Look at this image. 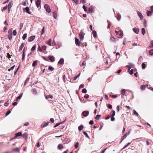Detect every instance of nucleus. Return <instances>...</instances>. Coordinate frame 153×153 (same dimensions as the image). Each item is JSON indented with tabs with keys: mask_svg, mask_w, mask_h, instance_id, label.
Masks as SVG:
<instances>
[{
	"mask_svg": "<svg viewBox=\"0 0 153 153\" xmlns=\"http://www.w3.org/2000/svg\"><path fill=\"white\" fill-rule=\"evenodd\" d=\"M85 33L82 30H81L80 32L79 33V37L81 40H82L84 38V36L85 35Z\"/></svg>",
	"mask_w": 153,
	"mask_h": 153,
	"instance_id": "nucleus-1",
	"label": "nucleus"
},
{
	"mask_svg": "<svg viewBox=\"0 0 153 153\" xmlns=\"http://www.w3.org/2000/svg\"><path fill=\"white\" fill-rule=\"evenodd\" d=\"M44 7L46 11L48 13H50L51 12V10L50 7L48 4H45L44 6Z\"/></svg>",
	"mask_w": 153,
	"mask_h": 153,
	"instance_id": "nucleus-2",
	"label": "nucleus"
},
{
	"mask_svg": "<svg viewBox=\"0 0 153 153\" xmlns=\"http://www.w3.org/2000/svg\"><path fill=\"white\" fill-rule=\"evenodd\" d=\"M123 36V32L122 30L118 31L117 34H116V37L118 38L120 37H122Z\"/></svg>",
	"mask_w": 153,
	"mask_h": 153,
	"instance_id": "nucleus-3",
	"label": "nucleus"
},
{
	"mask_svg": "<svg viewBox=\"0 0 153 153\" xmlns=\"http://www.w3.org/2000/svg\"><path fill=\"white\" fill-rule=\"evenodd\" d=\"M23 10L24 12L25 11L28 14H31V13L30 11V9L28 7H27L25 8H23Z\"/></svg>",
	"mask_w": 153,
	"mask_h": 153,
	"instance_id": "nucleus-4",
	"label": "nucleus"
},
{
	"mask_svg": "<svg viewBox=\"0 0 153 153\" xmlns=\"http://www.w3.org/2000/svg\"><path fill=\"white\" fill-rule=\"evenodd\" d=\"M22 135L21 132H19L15 134V136L13 138V139H16L17 137L21 136Z\"/></svg>",
	"mask_w": 153,
	"mask_h": 153,
	"instance_id": "nucleus-5",
	"label": "nucleus"
},
{
	"mask_svg": "<svg viewBox=\"0 0 153 153\" xmlns=\"http://www.w3.org/2000/svg\"><path fill=\"white\" fill-rule=\"evenodd\" d=\"M89 114V112L88 111H83L82 113V114L85 117H87L88 116Z\"/></svg>",
	"mask_w": 153,
	"mask_h": 153,
	"instance_id": "nucleus-6",
	"label": "nucleus"
},
{
	"mask_svg": "<svg viewBox=\"0 0 153 153\" xmlns=\"http://www.w3.org/2000/svg\"><path fill=\"white\" fill-rule=\"evenodd\" d=\"M75 43L77 46H79L80 45V42L79 39L76 37L75 38Z\"/></svg>",
	"mask_w": 153,
	"mask_h": 153,
	"instance_id": "nucleus-7",
	"label": "nucleus"
},
{
	"mask_svg": "<svg viewBox=\"0 0 153 153\" xmlns=\"http://www.w3.org/2000/svg\"><path fill=\"white\" fill-rule=\"evenodd\" d=\"M48 58L51 62H53L55 61L54 57L53 56H48Z\"/></svg>",
	"mask_w": 153,
	"mask_h": 153,
	"instance_id": "nucleus-8",
	"label": "nucleus"
},
{
	"mask_svg": "<svg viewBox=\"0 0 153 153\" xmlns=\"http://www.w3.org/2000/svg\"><path fill=\"white\" fill-rule=\"evenodd\" d=\"M41 1V0H37L36 2V6L38 7L40 5Z\"/></svg>",
	"mask_w": 153,
	"mask_h": 153,
	"instance_id": "nucleus-9",
	"label": "nucleus"
},
{
	"mask_svg": "<svg viewBox=\"0 0 153 153\" xmlns=\"http://www.w3.org/2000/svg\"><path fill=\"white\" fill-rule=\"evenodd\" d=\"M35 38V36H32L29 37L28 38V41L29 42L33 41Z\"/></svg>",
	"mask_w": 153,
	"mask_h": 153,
	"instance_id": "nucleus-10",
	"label": "nucleus"
},
{
	"mask_svg": "<svg viewBox=\"0 0 153 153\" xmlns=\"http://www.w3.org/2000/svg\"><path fill=\"white\" fill-rule=\"evenodd\" d=\"M49 124V122H44L41 125V127L44 128L47 126Z\"/></svg>",
	"mask_w": 153,
	"mask_h": 153,
	"instance_id": "nucleus-11",
	"label": "nucleus"
},
{
	"mask_svg": "<svg viewBox=\"0 0 153 153\" xmlns=\"http://www.w3.org/2000/svg\"><path fill=\"white\" fill-rule=\"evenodd\" d=\"M137 13L138 16L140 17V19L142 20L143 18V16L142 13L139 11H137Z\"/></svg>",
	"mask_w": 153,
	"mask_h": 153,
	"instance_id": "nucleus-12",
	"label": "nucleus"
},
{
	"mask_svg": "<svg viewBox=\"0 0 153 153\" xmlns=\"http://www.w3.org/2000/svg\"><path fill=\"white\" fill-rule=\"evenodd\" d=\"M25 45V43H22L21 44V45L19 49V51H21L22 50V49H23V48L24 47Z\"/></svg>",
	"mask_w": 153,
	"mask_h": 153,
	"instance_id": "nucleus-13",
	"label": "nucleus"
},
{
	"mask_svg": "<svg viewBox=\"0 0 153 153\" xmlns=\"http://www.w3.org/2000/svg\"><path fill=\"white\" fill-rule=\"evenodd\" d=\"M133 31L136 34H138L139 32V29L136 27L134 28L133 29Z\"/></svg>",
	"mask_w": 153,
	"mask_h": 153,
	"instance_id": "nucleus-14",
	"label": "nucleus"
},
{
	"mask_svg": "<svg viewBox=\"0 0 153 153\" xmlns=\"http://www.w3.org/2000/svg\"><path fill=\"white\" fill-rule=\"evenodd\" d=\"M148 86L147 85H141L140 86V88L142 90H144L146 87Z\"/></svg>",
	"mask_w": 153,
	"mask_h": 153,
	"instance_id": "nucleus-15",
	"label": "nucleus"
},
{
	"mask_svg": "<svg viewBox=\"0 0 153 153\" xmlns=\"http://www.w3.org/2000/svg\"><path fill=\"white\" fill-rule=\"evenodd\" d=\"M64 62V60L63 58H61L58 62V64L62 65L63 64Z\"/></svg>",
	"mask_w": 153,
	"mask_h": 153,
	"instance_id": "nucleus-16",
	"label": "nucleus"
},
{
	"mask_svg": "<svg viewBox=\"0 0 153 153\" xmlns=\"http://www.w3.org/2000/svg\"><path fill=\"white\" fill-rule=\"evenodd\" d=\"M111 117H114L115 114V112L114 110L112 111L110 114Z\"/></svg>",
	"mask_w": 153,
	"mask_h": 153,
	"instance_id": "nucleus-17",
	"label": "nucleus"
},
{
	"mask_svg": "<svg viewBox=\"0 0 153 153\" xmlns=\"http://www.w3.org/2000/svg\"><path fill=\"white\" fill-rule=\"evenodd\" d=\"M22 136L23 138H25L26 139H27L28 138V134L27 133H24Z\"/></svg>",
	"mask_w": 153,
	"mask_h": 153,
	"instance_id": "nucleus-18",
	"label": "nucleus"
},
{
	"mask_svg": "<svg viewBox=\"0 0 153 153\" xmlns=\"http://www.w3.org/2000/svg\"><path fill=\"white\" fill-rule=\"evenodd\" d=\"M63 146L61 144H59L58 146V148L59 149H62L63 148Z\"/></svg>",
	"mask_w": 153,
	"mask_h": 153,
	"instance_id": "nucleus-19",
	"label": "nucleus"
},
{
	"mask_svg": "<svg viewBox=\"0 0 153 153\" xmlns=\"http://www.w3.org/2000/svg\"><path fill=\"white\" fill-rule=\"evenodd\" d=\"M37 62L36 60L34 61L32 65V66L33 67H35L36 66L37 64Z\"/></svg>",
	"mask_w": 153,
	"mask_h": 153,
	"instance_id": "nucleus-20",
	"label": "nucleus"
},
{
	"mask_svg": "<svg viewBox=\"0 0 153 153\" xmlns=\"http://www.w3.org/2000/svg\"><path fill=\"white\" fill-rule=\"evenodd\" d=\"M92 33L94 38H96L97 37V34L96 31L95 30L92 31Z\"/></svg>",
	"mask_w": 153,
	"mask_h": 153,
	"instance_id": "nucleus-21",
	"label": "nucleus"
},
{
	"mask_svg": "<svg viewBox=\"0 0 153 153\" xmlns=\"http://www.w3.org/2000/svg\"><path fill=\"white\" fill-rule=\"evenodd\" d=\"M84 128V126L82 125H81L78 127V130L79 131H80L82 130Z\"/></svg>",
	"mask_w": 153,
	"mask_h": 153,
	"instance_id": "nucleus-22",
	"label": "nucleus"
},
{
	"mask_svg": "<svg viewBox=\"0 0 153 153\" xmlns=\"http://www.w3.org/2000/svg\"><path fill=\"white\" fill-rule=\"evenodd\" d=\"M93 12V8H89L88 10V12L89 13H92Z\"/></svg>",
	"mask_w": 153,
	"mask_h": 153,
	"instance_id": "nucleus-23",
	"label": "nucleus"
},
{
	"mask_svg": "<svg viewBox=\"0 0 153 153\" xmlns=\"http://www.w3.org/2000/svg\"><path fill=\"white\" fill-rule=\"evenodd\" d=\"M45 97L47 99H48L49 98L52 99L53 98V96L52 95H49L46 96Z\"/></svg>",
	"mask_w": 153,
	"mask_h": 153,
	"instance_id": "nucleus-24",
	"label": "nucleus"
},
{
	"mask_svg": "<svg viewBox=\"0 0 153 153\" xmlns=\"http://www.w3.org/2000/svg\"><path fill=\"white\" fill-rule=\"evenodd\" d=\"M22 95L23 93H21L19 95L18 97H17L16 99L17 101H18V100L20 99L22 97Z\"/></svg>",
	"mask_w": 153,
	"mask_h": 153,
	"instance_id": "nucleus-25",
	"label": "nucleus"
},
{
	"mask_svg": "<svg viewBox=\"0 0 153 153\" xmlns=\"http://www.w3.org/2000/svg\"><path fill=\"white\" fill-rule=\"evenodd\" d=\"M125 107L127 108L128 109L126 110L127 112H128L130 111L131 108L129 106L126 105Z\"/></svg>",
	"mask_w": 153,
	"mask_h": 153,
	"instance_id": "nucleus-26",
	"label": "nucleus"
},
{
	"mask_svg": "<svg viewBox=\"0 0 153 153\" xmlns=\"http://www.w3.org/2000/svg\"><path fill=\"white\" fill-rule=\"evenodd\" d=\"M152 14V12L151 11H148L147 12V15L148 16H151Z\"/></svg>",
	"mask_w": 153,
	"mask_h": 153,
	"instance_id": "nucleus-27",
	"label": "nucleus"
},
{
	"mask_svg": "<svg viewBox=\"0 0 153 153\" xmlns=\"http://www.w3.org/2000/svg\"><path fill=\"white\" fill-rule=\"evenodd\" d=\"M53 16L54 18L55 19H56V18L57 17V15L56 13V12H53Z\"/></svg>",
	"mask_w": 153,
	"mask_h": 153,
	"instance_id": "nucleus-28",
	"label": "nucleus"
},
{
	"mask_svg": "<svg viewBox=\"0 0 153 153\" xmlns=\"http://www.w3.org/2000/svg\"><path fill=\"white\" fill-rule=\"evenodd\" d=\"M126 92V90L124 89L122 90L121 91V94L122 95H125Z\"/></svg>",
	"mask_w": 153,
	"mask_h": 153,
	"instance_id": "nucleus-29",
	"label": "nucleus"
},
{
	"mask_svg": "<svg viewBox=\"0 0 153 153\" xmlns=\"http://www.w3.org/2000/svg\"><path fill=\"white\" fill-rule=\"evenodd\" d=\"M51 39H50L49 40L46 42V43L49 45V46H51Z\"/></svg>",
	"mask_w": 153,
	"mask_h": 153,
	"instance_id": "nucleus-30",
	"label": "nucleus"
},
{
	"mask_svg": "<svg viewBox=\"0 0 153 153\" xmlns=\"http://www.w3.org/2000/svg\"><path fill=\"white\" fill-rule=\"evenodd\" d=\"M54 68L51 66H49L48 67V70L51 71H52L54 70Z\"/></svg>",
	"mask_w": 153,
	"mask_h": 153,
	"instance_id": "nucleus-31",
	"label": "nucleus"
},
{
	"mask_svg": "<svg viewBox=\"0 0 153 153\" xmlns=\"http://www.w3.org/2000/svg\"><path fill=\"white\" fill-rule=\"evenodd\" d=\"M32 92L34 94H36L37 92L36 91L35 89H33L32 90Z\"/></svg>",
	"mask_w": 153,
	"mask_h": 153,
	"instance_id": "nucleus-32",
	"label": "nucleus"
},
{
	"mask_svg": "<svg viewBox=\"0 0 153 153\" xmlns=\"http://www.w3.org/2000/svg\"><path fill=\"white\" fill-rule=\"evenodd\" d=\"M29 80H30V77H28L27 78L26 80L25 81L24 85H25L26 84L27 82H29Z\"/></svg>",
	"mask_w": 153,
	"mask_h": 153,
	"instance_id": "nucleus-33",
	"label": "nucleus"
},
{
	"mask_svg": "<svg viewBox=\"0 0 153 153\" xmlns=\"http://www.w3.org/2000/svg\"><path fill=\"white\" fill-rule=\"evenodd\" d=\"M101 117V115H97L95 117V119L97 120H99L100 118Z\"/></svg>",
	"mask_w": 153,
	"mask_h": 153,
	"instance_id": "nucleus-34",
	"label": "nucleus"
},
{
	"mask_svg": "<svg viewBox=\"0 0 153 153\" xmlns=\"http://www.w3.org/2000/svg\"><path fill=\"white\" fill-rule=\"evenodd\" d=\"M27 34L26 33H25L23 34V36L22 37V38L23 39L25 40V39L27 37Z\"/></svg>",
	"mask_w": 153,
	"mask_h": 153,
	"instance_id": "nucleus-35",
	"label": "nucleus"
},
{
	"mask_svg": "<svg viewBox=\"0 0 153 153\" xmlns=\"http://www.w3.org/2000/svg\"><path fill=\"white\" fill-rule=\"evenodd\" d=\"M149 54L151 55H153V49H151L149 51Z\"/></svg>",
	"mask_w": 153,
	"mask_h": 153,
	"instance_id": "nucleus-36",
	"label": "nucleus"
},
{
	"mask_svg": "<svg viewBox=\"0 0 153 153\" xmlns=\"http://www.w3.org/2000/svg\"><path fill=\"white\" fill-rule=\"evenodd\" d=\"M13 30V28H10L9 29L8 32L9 35L12 34V31Z\"/></svg>",
	"mask_w": 153,
	"mask_h": 153,
	"instance_id": "nucleus-37",
	"label": "nucleus"
},
{
	"mask_svg": "<svg viewBox=\"0 0 153 153\" xmlns=\"http://www.w3.org/2000/svg\"><path fill=\"white\" fill-rule=\"evenodd\" d=\"M146 65L144 63H143L142 64V67L143 69H144L146 68Z\"/></svg>",
	"mask_w": 153,
	"mask_h": 153,
	"instance_id": "nucleus-38",
	"label": "nucleus"
},
{
	"mask_svg": "<svg viewBox=\"0 0 153 153\" xmlns=\"http://www.w3.org/2000/svg\"><path fill=\"white\" fill-rule=\"evenodd\" d=\"M110 40L112 42H115V39L113 37H111L110 38Z\"/></svg>",
	"mask_w": 153,
	"mask_h": 153,
	"instance_id": "nucleus-39",
	"label": "nucleus"
},
{
	"mask_svg": "<svg viewBox=\"0 0 153 153\" xmlns=\"http://www.w3.org/2000/svg\"><path fill=\"white\" fill-rule=\"evenodd\" d=\"M142 33L143 35H144V34L145 33L146 31L145 30L144 28H142Z\"/></svg>",
	"mask_w": 153,
	"mask_h": 153,
	"instance_id": "nucleus-40",
	"label": "nucleus"
},
{
	"mask_svg": "<svg viewBox=\"0 0 153 153\" xmlns=\"http://www.w3.org/2000/svg\"><path fill=\"white\" fill-rule=\"evenodd\" d=\"M36 47V45H34L33 46V47H32V48L31 49V51H34L35 50Z\"/></svg>",
	"mask_w": 153,
	"mask_h": 153,
	"instance_id": "nucleus-41",
	"label": "nucleus"
},
{
	"mask_svg": "<svg viewBox=\"0 0 153 153\" xmlns=\"http://www.w3.org/2000/svg\"><path fill=\"white\" fill-rule=\"evenodd\" d=\"M83 134L85 135L86 136L88 137V138H89V136L87 134L85 131H83Z\"/></svg>",
	"mask_w": 153,
	"mask_h": 153,
	"instance_id": "nucleus-42",
	"label": "nucleus"
},
{
	"mask_svg": "<svg viewBox=\"0 0 153 153\" xmlns=\"http://www.w3.org/2000/svg\"><path fill=\"white\" fill-rule=\"evenodd\" d=\"M107 107L109 109H111L112 108V106L111 104H107Z\"/></svg>",
	"mask_w": 153,
	"mask_h": 153,
	"instance_id": "nucleus-43",
	"label": "nucleus"
},
{
	"mask_svg": "<svg viewBox=\"0 0 153 153\" xmlns=\"http://www.w3.org/2000/svg\"><path fill=\"white\" fill-rule=\"evenodd\" d=\"M23 26V23H21L20 24V27L19 29L20 30H21L22 28V27Z\"/></svg>",
	"mask_w": 153,
	"mask_h": 153,
	"instance_id": "nucleus-44",
	"label": "nucleus"
},
{
	"mask_svg": "<svg viewBox=\"0 0 153 153\" xmlns=\"http://www.w3.org/2000/svg\"><path fill=\"white\" fill-rule=\"evenodd\" d=\"M79 143L78 142H76L75 145V149H77L79 146Z\"/></svg>",
	"mask_w": 153,
	"mask_h": 153,
	"instance_id": "nucleus-45",
	"label": "nucleus"
},
{
	"mask_svg": "<svg viewBox=\"0 0 153 153\" xmlns=\"http://www.w3.org/2000/svg\"><path fill=\"white\" fill-rule=\"evenodd\" d=\"M11 112L10 110H9L5 114L6 116H7Z\"/></svg>",
	"mask_w": 153,
	"mask_h": 153,
	"instance_id": "nucleus-46",
	"label": "nucleus"
},
{
	"mask_svg": "<svg viewBox=\"0 0 153 153\" xmlns=\"http://www.w3.org/2000/svg\"><path fill=\"white\" fill-rule=\"evenodd\" d=\"M12 34H9L8 35V39L10 40H11L12 39Z\"/></svg>",
	"mask_w": 153,
	"mask_h": 153,
	"instance_id": "nucleus-47",
	"label": "nucleus"
},
{
	"mask_svg": "<svg viewBox=\"0 0 153 153\" xmlns=\"http://www.w3.org/2000/svg\"><path fill=\"white\" fill-rule=\"evenodd\" d=\"M87 90L85 88H83L82 90V92L83 93H85L87 92Z\"/></svg>",
	"mask_w": 153,
	"mask_h": 153,
	"instance_id": "nucleus-48",
	"label": "nucleus"
},
{
	"mask_svg": "<svg viewBox=\"0 0 153 153\" xmlns=\"http://www.w3.org/2000/svg\"><path fill=\"white\" fill-rule=\"evenodd\" d=\"M13 36H15L16 35L17 32L16 30H15L13 31Z\"/></svg>",
	"mask_w": 153,
	"mask_h": 153,
	"instance_id": "nucleus-49",
	"label": "nucleus"
},
{
	"mask_svg": "<svg viewBox=\"0 0 153 153\" xmlns=\"http://www.w3.org/2000/svg\"><path fill=\"white\" fill-rule=\"evenodd\" d=\"M7 6H5L3 7V9H2V11H4L7 8Z\"/></svg>",
	"mask_w": 153,
	"mask_h": 153,
	"instance_id": "nucleus-50",
	"label": "nucleus"
},
{
	"mask_svg": "<svg viewBox=\"0 0 153 153\" xmlns=\"http://www.w3.org/2000/svg\"><path fill=\"white\" fill-rule=\"evenodd\" d=\"M38 50L40 52H42V48L40 47L39 45L38 46Z\"/></svg>",
	"mask_w": 153,
	"mask_h": 153,
	"instance_id": "nucleus-51",
	"label": "nucleus"
},
{
	"mask_svg": "<svg viewBox=\"0 0 153 153\" xmlns=\"http://www.w3.org/2000/svg\"><path fill=\"white\" fill-rule=\"evenodd\" d=\"M83 8L84 9L85 11H86L87 10V7L85 6V5L83 6Z\"/></svg>",
	"mask_w": 153,
	"mask_h": 153,
	"instance_id": "nucleus-52",
	"label": "nucleus"
},
{
	"mask_svg": "<svg viewBox=\"0 0 153 153\" xmlns=\"http://www.w3.org/2000/svg\"><path fill=\"white\" fill-rule=\"evenodd\" d=\"M79 75H80V74H79L78 75H77L76 76H75V77H74L73 78V80H75L78 78V77L79 76Z\"/></svg>",
	"mask_w": 153,
	"mask_h": 153,
	"instance_id": "nucleus-53",
	"label": "nucleus"
},
{
	"mask_svg": "<svg viewBox=\"0 0 153 153\" xmlns=\"http://www.w3.org/2000/svg\"><path fill=\"white\" fill-rule=\"evenodd\" d=\"M9 103V101H7L4 104V106H7L8 105Z\"/></svg>",
	"mask_w": 153,
	"mask_h": 153,
	"instance_id": "nucleus-54",
	"label": "nucleus"
},
{
	"mask_svg": "<svg viewBox=\"0 0 153 153\" xmlns=\"http://www.w3.org/2000/svg\"><path fill=\"white\" fill-rule=\"evenodd\" d=\"M73 1L77 4H79V2H80L79 0H73Z\"/></svg>",
	"mask_w": 153,
	"mask_h": 153,
	"instance_id": "nucleus-55",
	"label": "nucleus"
},
{
	"mask_svg": "<svg viewBox=\"0 0 153 153\" xmlns=\"http://www.w3.org/2000/svg\"><path fill=\"white\" fill-rule=\"evenodd\" d=\"M19 66L17 68L15 72L14 73V75H16V74L18 70H19Z\"/></svg>",
	"mask_w": 153,
	"mask_h": 153,
	"instance_id": "nucleus-56",
	"label": "nucleus"
},
{
	"mask_svg": "<svg viewBox=\"0 0 153 153\" xmlns=\"http://www.w3.org/2000/svg\"><path fill=\"white\" fill-rule=\"evenodd\" d=\"M42 50H44L45 51L46 50V46L45 45L43 46L42 47Z\"/></svg>",
	"mask_w": 153,
	"mask_h": 153,
	"instance_id": "nucleus-57",
	"label": "nucleus"
},
{
	"mask_svg": "<svg viewBox=\"0 0 153 153\" xmlns=\"http://www.w3.org/2000/svg\"><path fill=\"white\" fill-rule=\"evenodd\" d=\"M133 112H134V114H135L136 115H137V116H138L139 114H138V113L135 111V110H134Z\"/></svg>",
	"mask_w": 153,
	"mask_h": 153,
	"instance_id": "nucleus-58",
	"label": "nucleus"
},
{
	"mask_svg": "<svg viewBox=\"0 0 153 153\" xmlns=\"http://www.w3.org/2000/svg\"><path fill=\"white\" fill-rule=\"evenodd\" d=\"M129 72V74L131 75L133 74V69H131Z\"/></svg>",
	"mask_w": 153,
	"mask_h": 153,
	"instance_id": "nucleus-59",
	"label": "nucleus"
},
{
	"mask_svg": "<svg viewBox=\"0 0 153 153\" xmlns=\"http://www.w3.org/2000/svg\"><path fill=\"white\" fill-rule=\"evenodd\" d=\"M22 4L24 6H27V4L25 1H23L22 2Z\"/></svg>",
	"mask_w": 153,
	"mask_h": 153,
	"instance_id": "nucleus-60",
	"label": "nucleus"
},
{
	"mask_svg": "<svg viewBox=\"0 0 153 153\" xmlns=\"http://www.w3.org/2000/svg\"><path fill=\"white\" fill-rule=\"evenodd\" d=\"M81 45H82V47L86 46L87 45V43L86 42L81 43Z\"/></svg>",
	"mask_w": 153,
	"mask_h": 153,
	"instance_id": "nucleus-61",
	"label": "nucleus"
},
{
	"mask_svg": "<svg viewBox=\"0 0 153 153\" xmlns=\"http://www.w3.org/2000/svg\"><path fill=\"white\" fill-rule=\"evenodd\" d=\"M42 33H41V34H43L44 32H45V27H44L42 30Z\"/></svg>",
	"mask_w": 153,
	"mask_h": 153,
	"instance_id": "nucleus-62",
	"label": "nucleus"
},
{
	"mask_svg": "<svg viewBox=\"0 0 153 153\" xmlns=\"http://www.w3.org/2000/svg\"><path fill=\"white\" fill-rule=\"evenodd\" d=\"M111 120L112 121H114L115 120V118L114 117H111Z\"/></svg>",
	"mask_w": 153,
	"mask_h": 153,
	"instance_id": "nucleus-63",
	"label": "nucleus"
},
{
	"mask_svg": "<svg viewBox=\"0 0 153 153\" xmlns=\"http://www.w3.org/2000/svg\"><path fill=\"white\" fill-rule=\"evenodd\" d=\"M153 47V41H152L151 42V45L150 46V48H152Z\"/></svg>",
	"mask_w": 153,
	"mask_h": 153,
	"instance_id": "nucleus-64",
	"label": "nucleus"
}]
</instances>
